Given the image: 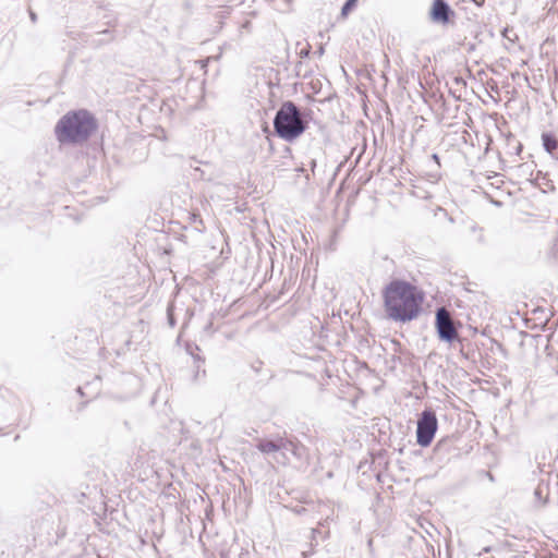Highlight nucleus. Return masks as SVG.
<instances>
[{
	"label": "nucleus",
	"mask_w": 558,
	"mask_h": 558,
	"mask_svg": "<svg viewBox=\"0 0 558 558\" xmlns=\"http://www.w3.org/2000/svg\"><path fill=\"white\" fill-rule=\"evenodd\" d=\"M386 315L393 322L407 323L416 318L423 294L412 283L395 279L383 291Z\"/></svg>",
	"instance_id": "nucleus-1"
},
{
	"label": "nucleus",
	"mask_w": 558,
	"mask_h": 558,
	"mask_svg": "<svg viewBox=\"0 0 558 558\" xmlns=\"http://www.w3.org/2000/svg\"><path fill=\"white\" fill-rule=\"evenodd\" d=\"M96 124L86 110L65 114L57 124L56 133L61 143H81L88 138Z\"/></svg>",
	"instance_id": "nucleus-2"
},
{
	"label": "nucleus",
	"mask_w": 558,
	"mask_h": 558,
	"mask_svg": "<svg viewBox=\"0 0 558 558\" xmlns=\"http://www.w3.org/2000/svg\"><path fill=\"white\" fill-rule=\"evenodd\" d=\"M306 128L305 114L293 101H284L276 112L274 129L280 138L292 142L302 135Z\"/></svg>",
	"instance_id": "nucleus-3"
},
{
	"label": "nucleus",
	"mask_w": 558,
	"mask_h": 558,
	"mask_svg": "<svg viewBox=\"0 0 558 558\" xmlns=\"http://www.w3.org/2000/svg\"><path fill=\"white\" fill-rule=\"evenodd\" d=\"M438 428L436 414L430 410H424L417 421L416 441L422 447L430 445Z\"/></svg>",
	"instance_id": "nucleus-4"
},
{
	"label": "nucleus",
	"mask_w": 558,
	"mask_h": 558,
	"mask_svg": "<svg viewBox=\"0 0 558 558\" xmlns=\"http://www.w3.org/2000/svg\"><path fill=\"white\" fill-rule=\"evenodd\" d=\"M257 449L266 454L278 452L280 458H276L277 462L286 463V452L290 451L293 454H298V446L293 441L278 438L277 440L260 439L256 445Z\"/></svg>",
	"instance_id": "nucleus-5"
},
{
	"label": "nucleus",
	"mask_w": 558,
	"mask_h": 558,
	"mask_svg": "<svg viewBox=\"0 0 558 558\" xmlns=\"http://www.w3.org/2000/svg\"><path fill=\"white\" fill-rule=\"evenodd\" d=\"M436 328L438 337L442 341L450 343L458 338L451 315L445 307H439L436 312Z\"/></svg>",
	"instance_id": "nucleus-6"
},
{
	"label": "nucleus",
	"mask_w": 558,
	"mask_h": 558,
	"mask_svg": "<svg viewBox=\"0 0 558 558\" xmlns=\"http://www.w3.org/2000/svg\"><path fill=\"white\" fill-rule=\"evenodd\" d=\"M454 17V11L445 0H434L429 11V19L432 22L447 25L451 19Z\"/></svg>",
	"instance_id": "nucleus-7"
},
{
	"label": "nucleus",
	"mask_w": 558,
	"mask_h": 558,
	"mask_svg": "<svg viewBox=\"0 0 558 558\" xmlns=\"http://www.w3.org/2000/svg\"><path fill=\"white\" fill-rule=\"evenodd\" d=\"M543 145L548 153H553L558 146L557 141L546 134L543 135Z\"/></svg>",
	"instance_id": "nucleus-8"
},
{
	"label": "nucleus",
	"mask_w": 558,
	"mask_h": 558,
	"mask_svg": "<svg viewBox=\"0 0 558 558\" xmlns=\"http://www.w3.org/2000/svg\"><path fill=\"white\" fill-rule=\"evenodd\" d=\"M357 0H347L341 9V15L345 17L351 9L356 4Z\"/></svg>",
	"instance_id": "nucleus-9"
},
{
	"label": "nucleus",
	"mask_w": 558,
	"mask_h": 558,
	"mask_svg": "<svg viewBox=\"0 0 558 558\" xmlns=\"http://www.w3.org/2000/svg\"><path fill=\"white\" fill-rule=\"evenodd\" d=\"M310 50H311V47L307 45L306 47L302 48L300 51H299V56L300 58H307L308 54H310Z\"/></svg>",
	"instance_id": "nucleus-10"
},
{
	"label": "nucleus",
	"mask_w": 558,
	"mask_h": 558,
	"mask_svg": "<svg viewBox=\"0 0 558 558\" xmlns=\"http://www.w3.org/2000/svg\"><path fill=\"white\" fill-rule=\"evenodd\" d=\"M250 28H251V22H250V21H245V22L241 25V29L250 31Z\"/></svg>",
	"instance_id": "nucleus-11"
},
{
	"label": "nucleus",
	"mask_w": 558,
	"mask_h": 558,
	"mask_svg": "<svg viewBox=\"0 0 558 558\" xmlns=\"http://www.w3.org/2000/svg\"><path fill=\"white\" fill-rule=\"evenodd\" d=\"M29 17H31V20H32V22H33V23H35V22L37 21V15H36V13H34V12H32V11L29 12Z\"/></svg>",
	"instance_id": "nucleus-12"
},
{
	"label": "nucleus",
	"mask_w": 558,
	"mask_h": 558,
	"mask_svg": "<svg viewBox=\"0 0 558 558\" xmlns=\"http://www.w3.org/2000/svg\"><path fill=\"white\" fill-rule=\"evenodd\" d=\"M311 554H312V551H303V553H302V556H303V558H306V557H308Z\"/></svg>",
	"instance_id": "nucleus-13"
},
{
	"label": "nucleus",
	"mask_w": 558,
	"mask_h": 558,
	"mask_svg": "<svg viewBox=\"0 0 558 558\" xmlns=\"http://www.w3.org/2000/svg\"><path fill=\"white\" fill-rule=\"evenodd\" d=\"M211 327H213V323H209V324L205 327V330H206V331H209V330H211Z\"/></svg>",
	"instance_id": "nucleus-14"
},
{
	"label": "nucleus",
	"mask_w": 558,
	"mask_h": 558,
	"mask_svg": "<svg viewBox=\"0 0 558 558\" xmlns=\"http://www.w3.org/2000/svg\"><path fill=\"white\" fill-rule=\"evenodd\" d=\"M433 159H434L437 163H439V157H438V155L434 154V155H433Z\"/></svg>",
	"instance_id": "nucleus-15"
},
{
	"label": "nucleus",
	"mask_w": 558,
	"mask_h": 558,
	"mask_svg": "<svg viewBox=\"0 0 558 558\" xmlns=\"http://www.w3.org/2000/svg\"><path fill=\"white\" fill-rule=\"evenodd\" d=\"M303 511H305V508H303V507H302V508H301L300 510H298L296 512H298V513H302Z\"/></svg>",
	"instance_id": "nucleus-16"
},
{
	"label": "nucleus",
	"mask_w": 558,
	"mask_h": 558,
	"mask_svg": "<svg viewBox=\"0 0 558 558\" xmlns=\"http://www.w3.org/2000/svg\"><path fill=\"white\" fill-rule=\"evenodd\" d=\"M313 537H315V534L317 533V530H312Z\"/></svg>",
	"instance_id": "nucleus-17"
},
{
	"label": "nucleus",
	"mask_w": 558,
	"mask_h": 558,
	"mask_svg": "<svg viewBox=\"0 0 558 558\" xmlns=\"http://www.w3.org/2000/svg\"><path fill=\"white\" fill-rule=\"evenodd\" d=\"M77 391H78L81 395L83 393V392H82V388H81V387H78V388H77Z\"/></svg>",
	"instance_id": "nucleus-18"
}]
</instances>
